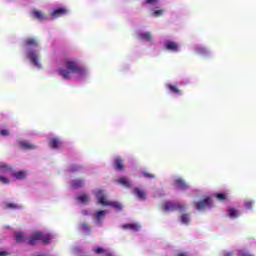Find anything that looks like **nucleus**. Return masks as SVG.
<instances>
[{
  "mask_svg": "<svg viewBox=\"0 0 256 256\" xmlns=\"http://www.w3.org/2000/svg\"><path fill=\"white\" fill-rule=\"evenodd\" d=\"M66 68H59L58 73L63 77V79H71V73H75L77 75H84L85 68L81 67L77 61H67Z\"/></svg>",
  "mask_w": 256,
  "mask_h": 256,
  "instance_id": "nucleus-1",
  "label": "nucleus"
},
{
  "mask_svg": "<svg viewBox=\"0 0 256 256\" xmlns=\"http://www.w3.org/2000/svg\"><path fill=\"white\" fill-rule=\"evenodd\" d=\"M49 146L51 149H59V147H61V140L58 138H51L49 140Z\"/></svg>",
  "mask_w": 256,
  "mask_h": 256,
  "instance_id": "nucleus-17",
  "label": "nucleus"
},
{
  "mask_svg": "<svg viewBox=\"0 0 256 256\" xmlns=\"http://www.w3.org/2000/svg\"><path fill=\"white\" fill-rule=\"evenodd\" d=\"M174 187L180 191H187V189H189V184H187L183 178H178L174 181Z\"/></svg>",
  "mask_w": 256,
  "mask_h": 256,
  "instance_id": "nucleus-6",
  "label": "nucleus"
},
{
  "mask_svg": "<svg viewBox=\"0 0 256 256\" xmlns=\"http://www.w3.org/2000/svg\"><path fill=\"white\" fill-rule=\"evenodd\" d=\"M81 169H83V166L77 164H72L68 167L70 173H77V171H81Z\"/></svg>",
  "mask_w": 256,
  "mask_h": 256,
  "instance_id": "nucleus-22",
  "label": "nucleus"
},
{
  "mask_svg": "<svg viewBox=\"0 0 256 256\" xmlns=\"http://www.w3.org/2000/svg\"><path fill=\"white\" fill-rule=\"evenodd\" d=\"M7 255H9V252H7V251L0 252V256H7Z\"/></svg>",
  "mask_w": 256,
  "mask_h": 256,
  "instance_id": "nucleus-41",
  "label": "nucleus"
},
{
  "mask_svg": "<svg viewBox=\"0 0 256 256\" xmlns=\"http://www.w3.org/2000/svg\"><path fill=\"white\" fill-rule=\"evenodd\" d=\"M176 256H188V255L185 252H181V253H178Z\"/></svg>",
  "mask_w": 256,
  "mask_h": 256,
  "instance_id": "nucleus-42",
  "label": "nucleus"
},
{
  "mask_svg": "<svg viewBox=\"0 0 256 256\" xmlns=\"http://www.w3.org/2000/svg\"><path fill=\"white\" fill-rule=\"evenodd\" d=\"M69 13V10L65 7H60L57 9H54L53 12L51 13V18L52 19H59V17H63Z\"/></svg>",
  "mask_w": 256,
  "mask_h": 256,
  "instance_id": "nucleus-5",
  "label": "nucleus"
},
{
  "mask_svg": "<svg viewBox=\"0 0 256 256\" xmlns=\"http://www.w3.org/2000/svg\"><path fill=\"white\" fill-rule=\"evenodd\" d=\"M215 197L218 199V201H227V195L223 193H218L215 195Z\"/></svg>",
  "mask_w": 256,
  "mask_h": 256,
  "instance_id": "nucleus-34",
  "label": "nucleus"
},
{
  "mask_svg": "<svg viewBox=\"0 0 256 256\" xmlns=\"http://www.w3.org/2000/svg\"><path fill=\"white\" fill-rule=\"evenodd\" d=\"M38 241H42L44 245H49V243H51V234H44L41 231H36L29 236L28 245L34 247V245H37Z\"/></svg>",
  "mask_w": 256,
  "mask_h": 256,
  "instance_id": "nucleus-2",
  "label": "nucleus"
},
{
  "mask_svg": "<svg viewBox=\"0 0 256 256\" xmlns=\"http://www.w3.org/2000/svg\"><path fill=\"white\" fill-rule=\"evenodd\" d=\"M83 185H85V183H84L83 180H81V179L73 180V181L71 182V186H72L74 189H79V188L83 187Z\"/></svg>",
  "mask_w": 256,
  "mask_h": 256,
  "instance_id": "nucleus-21",
  "label": "nucleus"
},
{
  "mask_svg": "<svg viewBox=\"0 0 256 256\" xmlns=\"http://www.w3.org/2000/svg\"><path fill=\"white\" fill-rule=\"evenodd\" d=\"M239 256H255V254H249V252H247L245 250H241L239 252Z\"/></svg>",
  "mask_w": 256,
  "mask_h": 256,
  "instance_id": "nucleus-39",
  "label": "nucleus"
},
{
  "mask_svg": "<svg viewBox=\"0 0 256 256\" xmlns=\"http://www.w3.org/2000/svg\"><path fill=\"white\" fill-rule=\"evenodd\" d=\"M0 183H3V185H9V180L5 176H0Z\"/></svg>",
  "mask_w": 256,
  "mask_h": 256,
  "instance_id": "nucleus-38",
  "label": "nucleus"
},
{
  "mask_svg": "<svg viewBox=\"0 0 256 256\" xmlns=\"http://www.w3.org/2000/svg\"><path fill=\"white\" fill-rule=\"evenodd\" d=\"M6 209H19V206L15 203H7Z\"/></svg>",
  "mask_w": 256,
  "mask_h": 256,
  "instance_id": "nucleus-36",
  "label": "nucleus"
},
{
  "mask_svg": "<svg viewBox=\"0 0 256 256\" xmlns=\"http://www.w3.org/2000/svg\"><path fill=\"white\" fill-rule=\"evenodd\" d=\"M164 47L167 51H172V53H177L179 51V44L171 40H167L164 43Z\"/></svg>",
  "mask_w": 256,
  "mask_h": 256,
  "instance_id": "nucleus-7",
  "label": "nucleus"
},
{
  "mask_svg": "<svg viewBox=\"0 0 256 256\" xmlns=\"http://www.w3.org/2000/svg\"><path fill=\"white\" fill-rule=\"evenodd\" d=\"M13 168L4 162H0V173H11Z\"/></svg>",
  "mask_w": 256,
  "mask_h": 256,
  "instance_id": "nucleus-18",
  "label": "nucleus"
},
{
  "mask_svg": "<svg viewBox=\"0 0 256 256\" xmlns=\"http://www.w3.org/2000/svg\"><path fill=\"white\" fill-rule=\"evenodd\" d=\"M223 256H233V253L231 252H227L226 254H224Z\"/></svg>",
  "mask_w": 256,
  "mask_h": 256,
  "instance_id": "nucleus-43",
  "label": "nucleus"
},
{
  "mask_svg": "<svg viewBox=\"0 0 256 256\" xmlns=\"http://www.w3.org/2000/svg\"><path fill=\"white\" fill-rule=\"evenodd\" d=\"M122 227L123 229H129L130 231H139V229H141L139 224H135V223L125 224Z\"/></svg>",
  "mask_w": 256,
  "mask_h": 256,
  "instance_id": "nucleus-19",
  "label": "nucleus"
},
{
  "mask_svg": "<svg viewBox=\"0 0 256 256\" xmlns=\"http://www.w3.org/2000/svg\"><path fill=\"white\" fill-rule=\"evenodd\" d=\"M93 251L96 255H101L103 253H107V251L105 249H103V247L94 248Z\"/></svg>",
  "mask_w": 256,
  "mask_h": 256,
  "instance_id": "nucleus-33",
  "label": "nucleus"
},
{
  "mask_svg": "<svg viewBox=\"0 0 256 256\" xmlns=\"http://www.w3.org/2000/svg\"><path fill=\"white\" fill-rule=\"evenodd\" d=\"M19 145L21 149H24L25 151H31L33 149H37V146H35V144H32L31 142H28V141H21Z\"/></svg>",
  "mask_w": 256,
  "mask_h": 256,
  "instance_id": "nucleus-11",
  "label": "nucleus"
},
{
  "mask_svg": "<svg viewBox=\"0 0 256 256\" xmlns=\"http://www.w3.org/2000/svg\"><path fill=\"white\" fill-rule=\"evenodd\" d=\"M16 243H27L29 245V236H26L23 232L16 233Z\"/></svg>",
  "mask_w": 256,
  "mask_h": 256,
  "instance_id": "nucleus-10",
  "label": "nucleus"
},
{
  "mask_svg": "<svg viewBox=\"0 0 256 256\" xmlns=\"http://www.w3.org/2000/svg\"><path fill=\"white\" fill-rule=\"evenodd\" d=\"M163 13H165V10L160 9V10H155L152 15H153V17H161V15H163Z\"/></svg>",
  "mask_w": 256,
  "mask_h": 256,
  "instance_id": "nucleus-35",
  "label": "nucleus"
},
{
  "mask_svg": "<svg viewBox=\"0 0 256 256\" xmlns=\"http://www.w3.org/2000/svg\"><path fill=\"white\" fill-rule=\"evenodd\" d=\"M12 177H15V179H25L27 177V174L25 173V171H18L12 174Z\"/></svg>",
  "mask_w": 256,
  "mask_h": 256,
  "instance_id": "nucleus-26",
  "label": "nucleus"
},
{
  "mask_svg": "<svg viewBox=\"0 0 256 256\" xmlns=\"http://www.w3.org/2000/svg\"><path fill=\"white\" fill-rule=\"evenodd\" d=\"M166 87L169 89V91H171V93H175V95H181V90H179L177 86L167 84Z\"/></svg>",
  "mask_w": 256,
  "mask_h": 256,
  "instance_id": "nucleus-23",
  "label": "nucleus"
},
{
  "mask_svg": "<svg viewBox=\"0 0 256 256\" xmlns=\"http://www.w3.org/2000/svg\"><path fill=\"white\" fill-rule=\"evenodd\" d=\"M163 211L166 212H175V211H185V205L179 203V202H170L166 201L162 205Z\"/></svg>",
  "mask_w": 256,
  "mask_h": 256,
  "instance_id": "nucleus-3",
  "label": "nucleus"
},
{
  "mask_svg": "<svg viewBox=\"0 0 256 256\" xmlns=\"http://www.w3.org/2000/svg\"><path fill=\"white\" fill-rule=\"evenodd\" d=\"M80 229L81 231H83L84 233H91V227L89 226V224H87V222H84L80 225Z\"/></svg>",
  "mask_w": 256,
  "mask_h": 256,
  "instance_id": "nucleus-27",
  "label": "nucleus"
},
{
  "mask_svg": "<svg viewBox=\"0 0 256 256\" xmlns=\"http://www.w3.org/2000/svg\"><path fill=\"white\" fill-rule=\"evenodd\" d=\"M96 197L98 199V203H100V205H104V206H109L110 202L105 201V195H103V191H98L96 194Z\"/></svg>",
  "mask_w": 256,
  "mask_h": 256,
  "instance_id": "nucleus-16",
  "label": "nucleus"
},
{
  "mask_svg": "<svg viewBox=\"0 0 256 256\" xmlns=\"http://www.w3.org/2000/svg\"><path fill=\"white\" fill-rule=\"evenodd\" d=\"M32 17H34V19H38V21H45V19H47V16L39 10L32 11Z\"/></svg>",
  "mask_w": 256,
  "mask_h": 256,
  "instance_id": "nucleus-15",
  "label": "nucleus"
},
{
  "mask_svg": "<svg viewBox=\"0 0 256 256\" xmlns=\"http://www.w3.org/2000/svg\"><path fill=\"white\" fill-rule=\"evenodd\" d=\"M228 215L231 219H236V217H239V211L235 208H230L228 209Z\"/></svg>",
  "mask_w": 256,
  "mask_h": 256,
  "instance_id": "nucleus-25",
  "label": "nucleus"
},
{
  "mask_svg": "<svg viewBox=\"0 0 256 256\" xmlns=\"http://www.w3.org/2000/svg\"><path fill=\"white\" fill-rule=\"evenodd\" d=\"M108 206L114 207V209H118V211H121L123 206H121V203L119 202H109Z\"/></svg>",
  "mask_w": 256,
  "mask_h": 256,
  "instance_id": "nucleus-31",
  "label": "nucleus"
},
{
  "mask_svg": "<svg viewBox=\"0 0 256 256\" xmlns=\"http://www.w3.org/2000/svg\"><path fill=\"white\" fill-rule=\"evenodd\" d=\"M106 256H113V254L109 253V252H106L105 253Z\"/></svg>",
  "mask_w": 256,
  "mask_h": 256,
  "instance_id": "nucleus-44",
  "label": "nucleus"
},
{
  "mask_svg": "<svg viewBox=\"0 0 256 256\" xmlns=\"http://www.w3.org/2000/svg\"><path fill=\"white\" fill-rule=\"evenodd\" d=\"M142 175L146 179H155V174H153L151 172L144 171V172H142Z\"/></svg>",
  "mask_w": 256,
  "mask_h": 256,
  "instance_id": "nucleus-32",
  "label": "nucleus"
},
{
  "mask_svg": "<svg viewBox=\"0 0 256 256\" xmlns=\"http://www.w3.org/2000/svg\"><path fill=\"white\" fill-rule=\"evenodd\" d=\"M134 195L140 201H145V199H147V192L145 191V189L140 188V187L134 188Z\"/></svg>",
  "mask_w": 256,
  "mask_h": 256,
  "instance_id": "nucleus-8",
  "label": "nucleus"
},
{
  "mask_svg": "<svg viewBox=\"0 0 256 256\" xmlns=\"http://www.w3.org/2000/svg\"><path fill=\"white\" fill-rule=\"evenodd\" d=\"M191 219L189 218V214H182L181 216V223H184V225H189Z\"/></svg>",
  "mask_w": 256,
  "mask_h": 256,
  "instance_id": "nucleus-29",
  "label": "nucleus"
},
{
  "mask_svg": "<svg viewBox=\"0 0 256 256\" xmlns=\"http://www.w3.org/2000/svg\"><path fill=\"white\" fill-rule=\"evenodd\" d=\"M255 204V202L254 201H252V200H249V199H246L245 201H244V207L246 208V209H253V205Z\"/></svg>",
  "mask_w": 256,
  "mask_h": 256,
  "instance_id": "nucleus-30",
  "label": "nucleus"
},
{
  "mask_svg": "<svg viewBox=\"0 0 256 256\" xmlns=\"http://www.w3.org/2000/svg\"><path fill=\"white\" fill-rule=\"evenodd\" d=\"M77 201H79L80 203H89L90 198L89 195L87 194H81L77 197Z\"/></svg>",
  "mask_w": 256,
  "mask_h": 256,
  "instance_id": "nucleus-24",
  "label": "nucleus"
},
{
  "mask_svg": "<svg viewBox=\"0 0 256 256\" xmlns=\"http://www.w3.org/2000/svg\"><path fill=\"white\" fill-rule=\"evenodd\" d=\"M26 47H37L39 43L37 42V39L35 38H28L25 40Z\"/></svg>",
  "mask_w": 256,
  "mask_h": 256,
  "instance_id": "nucleus-20",
  "label": "nucleus"
},
{
  "mask_svg": "<svg viewBox=\"0 0 256 256\" xmlns=\"http://www.w3.org/2000/svg\"><path fill=\"white\" fill-rule=\"evenodd\" d=\"M0 135H2V137H7L9 135V130H5V129L1 130Z\"/></svg>",
  "mask_w": 256,
  "mask_h": 256,
  "instance_id": "nucleus-40",
  "label": "nucleus"
},
{
  "mask_svg": "<svg viewBox=\"0 0 256 256\" xmlns=\"http://www.w3.org/2000/svg\"><path fill=\"white\" fill-rule=\"evenodd\" d=\"M118 183L119 185H123V187H126V189H131L132 184L131 181H129V179H127V177L122 176L118 179Z\"/></svg>",
  "mask_w": 256,
  "mask_h": 256,
  "instance_id": "nucleus-14",
  "label": "nucleus"
},
{
  "mask_svg": "<svg viewBox=\"0 0 256 256\" xmlns=\"http://www.w3.org/2000/svg\"><path fill=\"white\" fill-rule=\"evenodd\" d=\"M192 205L198 211H204V209H207L209 207H213V200H211V197H206V198L203 199V201L193 202Z\"/></svg>",
  "mask_w": 256,
  "mask_h": 256,
  "instance_id": "nucleus-4",
  "label": "nucleus"
},
{
  "mask_svg": "<svg viewBox=\"0 0 256 256\" xmlns=\"http://www.w3.org/2000/svg\"><path fill=\"white\" fill-rule=\"evenodd\" d=\"M113 166L118 169V171H125V166L123 165V160L121 157L114 159Z\"/></svg>",
  "mask_w": 256,
  "mask_h": 256,
  "instance_id": "nucleus-12",
  "label": "nucleus"
},
{
  "mask_svg": "<svg viewBox=\"0 0 256 256\" xmlns=\"http://www.w3.org/2000/svg\"><path fill=\"white\" fill-rule=\"evenodd\" d=\"M89 213L87 211H84V215H88Z\"/></svg>",
  "mask_w": 256,
  "mask_h": 256,
  "instance_id": "nucleus-45",
  "label": "nucleus"
},
{
  "mask_svg": "<svg viewBox=\"0 0 256 256\" xmlns=\"http://www.w3.org/2000/svg\"><path fill=\"white\" fill-rule=\"evenodd\" d=\"M138 38L141 41H147V42L153 41V35H151V32L140 33V34H138Z\"/></svg>",
  "mask_w": 256,
  "mask_h": 256,
  "instance_id": "nucleus-13",
  "label": "nucleus"
},
{
  "mask_svg": "<svg viewBox=\"0 0 256 256\" xmlns=\"http://www.w3.org/2000/svg\"><path fill=\"white\" fill-rule=\"evenodd\" d=\"M159 0H145L144 5H157Z\"/></svg>",
  "mask_w": 256,
  "mask_h": 256,
  "instance_id": "nucleus-37",
  "label": "nucleus"
},
{
  "mask_svg": "<svg viewBox=\"0 0 256 256\" xmlns=\"http://www.w3.org/2000/svg\"><path fill=\"white\" fill-rule=\"evenodd\" d=\"M104 217H105V210H99L96 212V219L98 222L103 221Z\"/></svg>",
  "mask_w": 256,
  "mask_h": 256,
  "instance_id": "nucleus-28",
  "label": "nucleus"
},
{
  "mask_svg": "<svg viewBox=\"0 0 256 256\" xmlns=\"http://www.w3.org/2000/svg\"><path fill=\"white\" fill-rule=\"evenodd\" d=\"M27 57L36 67L41 68V64L39 63V55L35 51L28 52Z\"/></svg>",
  "mask_w": 256,
  "mask_h": 256,
  "instance_id": "nucleus-9",
  "label": "nucleus"
}]
</instances>
